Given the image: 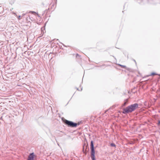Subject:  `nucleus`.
Returning a JSON list of instances; mask_svg holds the SVG:
<instances>
[{
  "instance_id": "f257e3e1",
  "label": "nucleus",
  "mask_w": 160,
  "mask_h": 160,
  "mask_svg": "<svg viewBox=\"0 0 160 160\" xmlns=\"http://www.w3.org/2000/svg\"><path fill=\"white\" fill-rule=\"evenodd\" d=\"M138 108V105L137 103L132 104L123 109L122 113H128L131 112Z\"/></svg>"
},
{
  "instance_id": "f03ea898",
  "label": "nucleus",
  "mask_w": 160,
  "mask_h": 160,
  "mask_svg": "<svg viewBox=\"0 0 160 160\" xmlns=\"http://www.w3.org/2000/svg\"><path fill=\"white\" fill-rule=\"evenodd\" d=\"M64 122L68 126L72 127H75L78 125H79V123H74L71 121H69L66 119L64 121Z\"/></svg>"
},
{
  "instance_id": "7ed1b4c3",
  "label": "nucleus",
  "mask_w": 160,
  "mask_h": 160,
  "mask_svg": "<svg viewBox=\"0 0 160 160\" xmlns=\"http://www.w3.org/2000/svg\"><path fill=\"white\" fill-rule=\"evenodd\" d=\"M91 158L92 160H95V151L94 150L93 142L91 141Z\"/></svg>"
},
{
  "instance_id": "20e7f679",
  "label": "nucleus",
  "mask_w": 160,
  "mask_h": 160,
  "mask_svg": "<svg viewBox=\"0 0 160 160\" xmlns=\"http://www.w3.org/2000/svg\"><path fill=\"white\" fill-rule=\"evenodd\" d=\"M28 160H36V156L33 153L30 154L28 157Z\"/></svg>"
},
{
  "instance_id": "39448f33",
  "label": "nucleus",
  "mask_w": 160,
  "mask_h": 160,
  "mask_svg": "<svg viewBox=\"0 0 160 160\" xmlns=\"http://www.w3.org/2000/svg\"><path fill=\"white\" fill-rule=\"evenodd\" d=\"M111 146L112 147H116L115 145L113 143H111Z\"/></svg>"
},
{
  "instance_id": "423d86ee",
  "label": "nucleus",
  "mask_w": 160,
  "mask_h": 160,
  "mask_svg": "<svg viewBox=\"0 0 160 160\" xmlns=\"http://www.w3.org/2000/svg\"><path fill=\"white\" fill-rule=\"evenodd\" d=\"M18 20H20L21 19V16H19L17 17Z\"/></svg>"
},
{
  "instance_id": "0eeeda50",
  "label": "nucleus",
  "mask_w": 160,
  "mask_h": 160,
  "mask_svg": "<svg viewBox=\"0 0 160 160\" xmlns=\"http://www.w3.org/2000/svg\"><path fill=\"white\" fill-rule=\"evenodd\" d=\"M151 75H157V74L155 73H151Z\"/></svg>"
},
{
  "instance_id": "6e6552de",
  "label": "nucleus",
  "mask_w": 160,
  "mask_h": 160,
  "mask_svg": "<svg viewBox=\"0 0 160 160\" xmlns=\"http://www.w3.org/2000/svg\"><path fill=\"white\" fill-rule=\"evenodd\" d=\"M30 12H31L32 13V14H36V12H33V11H31Z\"/></svg>"
},
{
  "instance_id": "1a4fd4ad",
  "label": "nucleus",
  "mask_w": 160,
  "mask_h": 160,
  "mask_svg": "<svg viewBox=\"0 0 160 160\" xmlns=\"http://www.w3.org/2000/svg\"><path fill=\"white\" fill-rule=\"evenodd\" d=\"M78 57H80V56L78 54H77L76 55V57L77 58Z\"/></svg>"
},
{
  "instance_id": "9d476101",
  "label": "nucleus",
  "mask_w": 160,
  "mask_h": 160,
  "mask_svg": "<svg viewBox=\"0 0 160 160\" xmlns=\"http://www.w3.org/2000/svg\"><path fill=\"white\" fill-rule=\"evenodd\" d=\"M119 65L120 66L122 67H125V66H122V65Z\"/></svg>"
},
{
  "instance_id": "9b49d317",
  "label": "nucleus",
  "mask_w": 160,
  "mask_h": 160,
  "mask_svg": "<svg viewBox=\"0 0 160 160\" xmlns=\"http://www.w3.org/2000/svg\"><path fill=\"white\" fill-rule=\"evenodd\" d=\"M160 77V74L158 75Z\"/></svg>"
},
{
  "instance_id": "f8f14e48",
  "label": "nucleus",
  "mask_w": 160,
  "mask_h": 160,
  "mask_svg": "<svg viewBox=\"0 0 160 160\" xmlns=\"http://www.w3.org/2000/svg\"><path fill=\"white\" fill-rule=\"evenodd\" d=\"M126 102H125L124 104H126Z\"/></svg>"
}]
</instances>
